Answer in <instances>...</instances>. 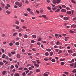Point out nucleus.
Here are the masks:
<instances>
[{"label":"nucleus","instance_id":"f257e3e1","mask_svg":"<svg viewBox=\"0 0 76 76\" xmlns=\"http://www.w3.org/2000/svg\"><path fill=\"white\" fill-rule=\"evenodd\" d=\"M20 75L18 73H15L14 74V76H19Z\"/></svg>","mask_w":76,"mask_h":76},{"label":"nucleus","instance_id":"f03ea898","mask_svg":"<svg viewBox=\"0 0 76 76\" xmlns=\"http://www.w3.org/2000/svg\"><path fill=\"white\" fill-rule=\"evenodd\" d=\"M72 27L74 28H76V25L75 24L72 25L71 26V28H72Z\"/></svg>","mask_w":76,"mask_h":76},{"label":"nucleus","instance_id":"7ed1b4c3","mask_svg":"<svg viewBox=\"0 0 76 76\" xmlns=\"http://www.w3.org/2000/svg\"><path fill=\"white\" fill-rule=\"evenodd\" d=\"M69 18H67L66 17H64V19L65 20H68Z\"/></svg>","mask_w":76,"mask_h":76},{"label":"nucleus","instance_id":"20e7f679","mask_svg":"<svg viewBox=\"0 0 76 76\" xmlns=\"http://www.w3.org/2000/svg\"><path fill=\"white\" fill-rule=\"evenodd\" d=\"M16 57L18 58H20V55L19 54H17L16 55Z\"/></svg>","mask_w":76,"mask_h":76},{"label":"nucleus","instance_id":"39448f33","mask_svg":"<svg viewBox=\"0 0 76 76\" xmlns=\"http://www.w3.org/2000/svg\"><path fill=\"white\" fill-rule=\"evenodd\" d=\"M33 73V72L32 71H30L29 73L28 74V76H29L30 75H32Z\"/></svg>","mask_w":76,"mask_h":76},{"label":"nucleus","instance_id":"423d86ee","mask_svg":"<svg viewBox=\"0 0 76 76\" xmlns=\"http://www.w3.org/2000/svg\"><path fill=\"white\" fill-rule=\"evenodd\" d=\"M68 52L69 53H73V51H72V50H68Z\"/></svg>","mask_w":76,"mask_h":76},{"label":"nucleus","instance_id":"0eeeda50","mask_svg":"<svg viewBox=\"0 0 76 76\" xmlns=\"http://www.w3.org/2000/svg\"><path fill=\"white\" fill-rule=\"evenodd\" d=\"M69 37H65V41H67L68 40V39H69Z\"/></svg>","mask_w":76,"mask_h":76},{"label":"nucleus","instance_id":"6e6552de","mask_svg":"<svg viewBox=\"0 0 76 76\" xmlns=\"http://www.w3.org/2000/svg\"><path fill=\"white\" fill-rule=\"evenodd\" d=\"M22 5V3H19L18 6L19 7H21Z\"/></svg>","mask_w":76,"mask_h":76},{"label":"nucleus","instance_id":"1a4fd4ad","mask_svg":"<svg viewBox=\"0 0 76 76\" xmlns=\"http://www.w3.org/2000/svg\"><path fill=\"white\" fill-rule=\"evenodd\" d=\"M61 11L62 12H66V10L65 9H62Z\"/></svg>","mask_w":76,"mask_h":76},{"label":"nucleus","instance_id":"9d476101","mask_svg":"<svg viewBox=\"0 0 76 76\" xmlns=\"http://www.w3.org/2000/svg\"><path fill=\"white\" fill-rule=\"evenodd\" d=\"M49 55V53H48V52H47L45 53V56H48Z\"/></svg>","mask_w":76,"mask_h":76},{"label":"nucleus","instance_id":"9b49d317","mask_svg":"<svg viewBox=\"0 0 76 76\" xmlns=\"http://www.w3.org/2000/svg\"><path fill=\"white\" fill-rule=\"evenodd\" d=\"M6 71H4L2 72V74L3 75H5V74H6Z\"/></svg>","mask_w":76,"mask_h":76},{"label":"nucleus","instance_id":"f8f14e48","mask_svg":"<svg viewBox=\"0 0 76 76\" xmlns=\"http://www.w3.org/2000/svg\"><path fill=\"white\" fill-rule=\"evenodd\" d=\"M23 37L25 38H27L28 37V35L27 34H24L23 36Z\"/></svg>","mask_w":76,"mask_h":76},{"label":"nucleus","instance_id":"ddd939ff","mask_svg":"<svg viewBox=\"0 0 76 76\" xmlns=\"http://www.w3.org/2000/svg\"><path fill=\"white\" fill-rule=\"evenodd\" d=\"M52 2L54 4H56V0H53Z\"/></svg>","mask_w":76,"mask_h":76},{"label":"nucleus","instance_id":"4468645a","mask_svg":"<svg viewBox=\"0 0 76 76\" xmlns=\"http://www.w3.org/2000/svg\"><path fill=\"white\" fill-rule=\"evenodd\" d=\"M46 50L47 51H48L49 52H50L51 51V50L50 48H48V49H46Z\"/></svg>","mask_w":76,"mask_h":76},{"label":"nucleus","instance_id":"2eb2a0df","mask_svg":"<svg viewBox=\"0 0 76 76\" xmlns=\"http://www.w3.org/2000/svg\"><path fill=\"white\" fill-rule=\"evenodd\" d=\"M14 67H15V66H13V65H12L10 67V69H14Z\"/></svg>","mask_w":76,"mask_h":76},{"label":"nucleus","instance_id":"dca6fc26","mask_svg":"<svg viewBox=\"0 0 76 76\" xmlns=\"http://www.w3.org/2000/svg\"><path fill=\"white\" fill-rule=\"evenodd\" d=\"M36 72H37V73H38V72H40V69H37L36 70Z\"/></svg>","mask_w":76,"mask_h":76},{"label":"nucleus","instance_id":"f3484780","mask_svg":"<svg viewBox=\"0 0 76 76\" xmlns=\"http://www.w3.org/2000/svg\"><path fill=\"white\" fill-rule=\"evenodd\" d=\"M60 1H61V0H57L56 2L58 4H59L60 3Z\"/></svg>","mask_w":76,"mask_h":76},{"label":"nucleus","instance_id":"a211bd4d","mask_svg":"<svg viewBox=\"0 0 76 76\" xmlns=\"http://www.w3.org/2000/svg\"><path fill=\"white\" fill-rule=\"evenodd\" d=\"M19 42H16L15 43V45H17V46H18V45H19Z\"/></svg>","mask_w":76,"mask_h":76},{"label":"nucleus","instance_id":"6ab92c4d","mask_svg":"<svg viewBox=\"0 0 76 76\" xmlns=\"http://www.w3.org/2000/svg\"><path fill=\"white\" fill-rule=\"evenodd\" d=\"M19 2L18 1H16L15 3V4H16V5H17V6H18V5H19Z\"/></svg>","mask_w":76,"mask_h":76},{"label":"nucleus","instance_id":"aec40b11","mask_svg":"<svg viewBox=\"0 0 76 76\" xmlns=\"http://www.w3.org/2000/svg\"><path fill=\"white\" fill-rule=\"evenodd\" d=\"M5 57H6V55H5L4 54L2 55V58H5Z\"/></svg>","mask_w":76,"mask_h":76},{"label":"nucleus","instance_id":"412c9836","mask_svg":"<svg viewBox=\"0 0 76 76\" xmlns=\"http://www.w3.org/2000/svg\"><path fill=\"white\" fill-rule=\"evenodd\" d=\"M23 68L22 67L19 68H18V70H23Z\"/></svg>","mask_w":76,"mask_h":76},{"label":"nucleus","instance_id":"4be33fe9","mask_svg":"<svg viewBox=\"0 0 76 76\" xmlns=\"http://www.w3.org/2000/svg\"><path fill=\"white\" fill-rule=\"evenodd\" d=\"M53 52H50V56H53Z\"/></svg>","mask_w":76,"mask_h":76},{"label":"nucleus","instance_id":"5701e85b","mask_svg":"<svg viewBox=\"0 0 76 76\" xmlns=\"http://www.w3.org/2000/svg\"><path fill=\"white\" fill-rule=\"evenodd\" d=\"M15 53H16V52H15V51L11 52V53L13 55L15 54Z\"/></svg>","mask_w":76,"mask_h":76},{"label":"nucleus","instance_id":"b1692460","mask_svg":"<svg viewBox=\"0 0 76 76\" xmlns=\"http://www.w3.org/2000/svg\"><path fill=\"white\" fill-rule=\"evenodd\" d=\"M9 45L10 46H12V45H13V43L12 42H10L9 43Z\"/></svg>","mask_w":76,"mask_h":76},{"label":"nucleus","instance_id":"393cba45","mask_svg":"<svg viewBox=\"0 0 76 76\" xmlns=\"http://www.w3.org/2000/svg\"><path fill=\"white\" fill-rule=\"evenodd\" d=\"M51 61L52 62H54V63H55V62H56V60H55V59H52L51 60Z\"/></svg>","mask_w":76,"mask_h":76},{"label":"nucleus","instance_id":"a878e982","mask_svg":"<svg viewBox=\"0 0 76 76\" xmlns=\"http://www.w3.org/2000/svg\"><path fill=\"white\" fill-rule=\"evenodd\" d=\"M32 62L33 63H34V64H36V63H37V62L35 61H33Z\"/></svg>","mask_w":76,"mask_h":76},{"label":"nucleus","instance_id":"bb28decb","mask_svg":"<svg viewBox=\"0 0 76 76\" xmlns=\"http://www.w3.org/2000/svg\"><path fill=\"white\" fill-rule=\"evenodd\" d=\"M60 11V9H57L55 11V12H59Z\"/></svg>","mask_w":76,"mask_h":76},{"label":"nucleus","instance_id":"cd10ccee","mask_svg":"<svg viewBox=\"0 0 76 76\" xmlns=\"http://www.w3.org/2000/svg\"><path fill=\"white\" fill-rule=\"evenodd\" d=\"M32 37L33 38H37V36L35 35H33L32 36Z\"/></svg>","mask_w":76,"mask_h":76},{"label":"nucleus","instance_id":"c85d7f7f","mask_svg":"<svg viewBox=\"0 0 76 76\" xmlns=\"http://www.w3.org/2000/svg\"><path fill=\"white\" fill-rule=\"evenodd\" d=\"M67 13H68V14H71L72 12L70 11H67L66 12Z\"/></svg>","mask_w":76,"mask_h":76},{"label":"nucleus","instance_id":"c756f323","mask_svg":"<svg viewBox=\"0 0 76 76\" xmlns=\"http://www.w3.org/2000/svg\"><path fill=\"white\" fill-rule=\"evenodd\" d=\"M48 75L46 74V73H44V74H43V76H48Z\"/></svg>","mask_w":76,"mask_h":76},{"label":"nucleus","instance_id":"7c9ffc66","mask_svg":"<svg viewBox=\"0 0 76 76\" xmlns=\"http://www.w3.org/2000/svg\"><path fill=\"white\" fill-rule=\"evenodd\" d=\"M6 13L7 14H10V12L9 10H7L6 11Z\"/></svg>","mask_w":76,"mask_h":76},{"label":"nucleus","instance_id":"2f4dec72","mask_svg":"<svg viewBox=\"0 0 76 76\" xmlns=\"http://www.w3.org/2000/svg\"><path fill=\"white\" fill-rule=\"evenodd\" d=\"M61 6L62 7H64V8H66V6L64 5H61Z\"/></svg>","mask_w":76,"mask_h":76},{"label":"nucleus","instance_id":"473e14b6","mask_svg":"<svg viewBox=\"0 0 76 76\" xmlns=\"http://www.w3.org/2000/svg\"><path fill=\"white\" fill-rule=\"evenodd\" d=\"M36 61H37V64H39L41 63V62H39V60H36Z\"/></svg>","mask_w":76,"mask_h":76},{"label":"nucleus","instance_id":"72a5a7b5","mask_svg":"<svg viewBox=\"0 0 76 76\" xmlns=\"http://www.w3.org/2000/svg\"><path fill=\"white\" fill-rule=\"evenodd\" d=\"M61 61H64V60H65V58H64V59H60Z\"/></svg>","mask_w":76,"mask_h":76},{"label":"nucleus","instance_id":"f704fd0d","mask_svg":"<svg viewBox=\"0 0 76 76\" xmlns=\"http://www.w3.org/2000/svg\"><path fill=\"white\" fill-rule=\"evenodd\" d=\"M58 49H55V51L56 52H58Z\"/></svg>","mask_w":76,"mask_h":76},{"label":"nucleus","instance_id":"c9c22d12","mask_svg":"<svg viewBox=\"0 0 76 76\" xmlns=\"http://www.w3.org/2000/svg\"><path fill=\"white\" fill-rule=\"evenodd\" d=\"M16 35H17V33H15L13 34V35L14 36V37L16 36Z\"/></svg>","mask_w":76,"mask_h":76},{"label":"nucleus","instance_id":"e433bc0d","mask_svg":"<svg viewBox=\"0 0 76 76\" xmlns=\"http://www.w3.org/2000/svg\"><path fill=\"white\" fill-rule=\"evenodd\" d=\"M34 66H37V67H39V65L38 64H34Z\"/></svg>","mask_w":76,"mask_h":76},{"label":"nucleus","instance_id":"4c0bfd02","mask_svg":"<svg viewBox=\"0 0 76 76\" xmlns=\"http://www.w3.org/2000/svg\"><path fill=\"white\" fill-rule=\"evenodd\" d=\"M29 12H30V14L31 15H34V12H33L32 11H29Z\"/></svg>","mask_w":76,"mask_h":76},{"label":"nucleus","instance_id":"58836bf2","mask_svg":"<svg viewBox=\"0 0 76 76\" xmlns=\"http://www.w3.org/2000/svg\"><path fill=\"white\" fill-rule=\"evenodd\" d=\"M15 67H16V68H18L19 67V66L18 65V64H16L15 65Z\"/></svg>","mask_w":76,"mask_h":76},{"label":"nucleus","instance_id":"ea45409f","mask_svg":"<svg viewBox=\"0 0 76 76\" xmlns=\"http://www.w3.org/2000/svg\"><path fill=\"white\" fill-rule=\"evenodd\" d=\"M1 50L2 53H4V50L3 49L1 48Z\"/></svg>","mask_w":76,"mask_h":76},{"label":"nucleus","instance_id":"a19ab883","mask_svg":"<svg viewBox=\"0 0 76 76\" xmlns=\"http://www.w3.org/2000/svg\"><path fill=\"white\" fill-rule=\"evenodd\" d=\"M22 75L23 76H25V75H26V73H25V72H24L23 73Z\"/></svg>","mask_w":76,"mask_h":76},{"label":"nucleus","instance_id":"79ce46f5","mask_svg":"<svg viewBox=\"0 0 76 76\" xmlns=\"http://www.w3.org/2000/svg\"><path fill=\"white\" fill-rule=\"evenodd\" d=\"M28 69L29 70H32V68L30 67H29Z\"/></svg>","mask_w":76,"mask_h":76},{"label":"nucleus","instance_id":"37998d69","mask_svg":"<svg viewBox=\"0 0 76 76\" xmlns=\"http://www.w3.org/2000/svg\"><path fill=\"white\" fill-rule=\"evenodd\" d=\"M70 32H71V33H72V34H73V33H75V31L71 30H70Z\"/></svg>","mask_w":76,"mask_h":76},{"label":"nucleus","instance_id":"c03bdc74","mask_svg":"<svg viewBox=\"0 0 76 76\" xmlns=\"http://www.w3.org/2000/svg\"><path fill=\"white\" fill-rule=\"evenodd\" d=\"M31 43H34L35 42L34 40H32L31 41Z\"/></svg>","mask_w":76,"mask_h":76},{"label":"nucleus","instance_id":"a18cd8bd","mask_svg":"<svg viewBox=\"0 0 76 76\" xmlns=\"http://www.w3.org/2000/svg\"><path fill=\"white\" fill-rule=\"evenodd\" d=\"M19 36L20 37H22V34H21V33H19Z\"/></svg>","mask_w":76,"mask_h":76},{"label":"nucleus","instance_id":"49530a36","mask_svg":"<svg viewBox=\"0 0 76 76\" xmlns=\"http://www.w3.org/2000/svg\"><path fill=\"white\" fill-rule=\"evenodd\" d=\"M25 3H26L28 4V3H29V1H28V0H26L25 1Z\"/></svg>","mask_w":76,"mask_h":76},{"label":"nucleus","instance_id":"de8ad7c7","mask_svg":"<svg viewBox=\"0 0 76 76\" xmlns=\"http://www.w3.org/2000/svg\"><path fill=\"white\" fill-rule=\"evenodd\" d=\"M72 2V3H74V4H76V2H75V1L74 0H72L71 1Z\"/></svg>","mask_w":76,"mask_h":76},{"label":"nucleus","instance_id":"09e8293b","mask_svg":"<svg viewBox=\"0 0 76 76\" xmlns=\"http://www.w3.org/2000/svg\"><path fill=\"white\" fill-rule=\"evenodd\" d=\"M5 59H7V60H9V57L7 56L5 58Z\"/></svg>","mask_w":76,"mask_h":76},{"label":"nucleus","instance_id":"8fccbe9b","mask_svg":"<svg viewBox=\"0 0 76 76\" xmlns=\"http://www.w3.org/2000/svg\"><path fill=\"white\" fill-rule=\"evenodd\" d=\"M1 4L2 6H4V4L3 2L1 3Z\"/></svg>","mask_w":76,"mask_h":76},{"label":"nucleus","instance_id":"3c124183","mask_svg":"<svg viewBox=\"0 0 76 76\" xmlns=\"http://www.w3.org/2000/svg\"><path fill=\"white\" fill-rule=\"evenodd\" d=\"M72 20H76V17L74 18H73L72 19Z\"/></svg>","mask_w":76,"mask_h":76},{"label":"nucleus","instance_id":"603ef678","mask_svg":"<svg viewBox=\"0 0 76 76\" xmlns=\"http://www.w3.org/2000/svg\"><path fill=\"white\" fill-rule=\"evenodd\" d=\"M22 51L23 53H25V50L24 49H22Z\"/></svg>","mask_w":76,"mask_h":76},{"label":"nucleus","instance_id":"864d4df0","mask_svg":"<svg viewBox=\"0 0 76 76\" xmlns=\"http://www.w3.org/2000/svg\"><path fill=\"white\" fill-rule=\"evenodd\" d=\"M44 10H40V13H42V12H43Z\"/></svg>","mask_w":76,"mask_h":76},{"label":"nucleus","instance_id":"5fc2aeb1","mask_svg":"<svg viewBox=\"0 0 76 76\" xmlns=\"http://www.w3.org/2000/svg\"><path fill=\"white\" fill-rule=\"evenodd\" d=\"M69 65L71 66H73L74 65V63H72L71 64H69Z\"/></svg>","mask_w":76,"mask_h":76},{"label":"nucleus","instance_id":"6e6d98bb","mask_svg":"<svg viewBox=\"0 0 76 76\" xmlns=\"http://www.w3.org/2000/svg\"><path fill=\"white\" fill-rule=\"evenodd\" d=\"M8 56H9V57H10L12 56V54H11V53H9Z\"/></svg>","mask_w":76,"mask_h":76},{"label":"nucleus","instance_id":"4d7b16f0","mask_svg":"<svg viewBox=\"0 0 76 76\" xmlns=\"http://www.w3.org/2000/svg\"><path fill=\"white\" fill-rule=\"evenodd\" d=\"M16 29H19V28H20V27L17 26H16Z\"/></svg>","mask_w":76,"mask_h":76},{"label":"nucleus","instance_id":"13d9d810","mask_svg":"<svg viewBox=\"0 0 76 76\" xmlns=\"http://www.w3.org/2000/svg\"><path fill=\"white\" fill-rule=\"evenodd\" d=\"M62 36H63V37H66V36H67V34H62Z\"/></svg>","mask_w":76,"mask_h":76},{"label":"nucleus","instance_id":"bf43d9fd","mask_svg":"<svg viewBox=\"0 0 76 76\" xmlns=\"http://www.w3.org/2000/svg\"><path fill=\"white\" fill-rule=\"evenodd\" d=\"M15 71H16V70L14 69L13 70H12V72H13V73H15Z\"/></svg>","mask_w":76,"mask_h":76},{"label":"nucleus","instance_id":"052dcab7","mask_svg":"<svg viewBox=\"0 0 76 76\" xmlns=\"http://www.w3.org/2000/svg\"><path fill=\"white\" fill-rule=\"evenodd\" d=\"M41 43L40 42H38L37 43V44L38 45H39V46L40 45H41Z\"/></svg>","mask_w":76,"mask_h":76},{"label":"nucleus","instance_id":"680f3d73","mask_svg":"<svg viewBox=\"0 0 76 76\" xmlns=\"http://www.w3.org/2000/svg\"><path fill=\"white\" fill-rule=\"evenodd\" d=\"M76 56V54L75 53L73 54V57H75V56Z\"/></svg>","mask_w":76,"mask_h":76},{"label":"nucleus","instance_id":"e2e57ef3","mask_svg":"<svg viewBox=\"0 0 76 76\" xmlns=\"http://www.w3.org/2000/svg\"><path fill=\"white\" fill-rule=\"evenodd\" d=\"M72 72L73 73H75V72H76V69H74L73 71H72Z\"/></svg>","mask_w":76,"mask_h":76},{"label":"nucleus","instance_id":"0e129e2a","mask_svg":"<svg viewBox=\"0 0 76 76\" xmlns=\"http://www.w3.org/2000/svg\"><path fill=\"white\" fill-rule=\"evenodd\" d=\"M23 69L24 70H27L28 68H25Z\"/></svg>","mask_w":76,"mask_h":76},{"label":"nucleus","instance_id":"69168bd1","mask_svg":"<svg viewBox=\"0 0 76 76\" xmlns=\"http://www.w3.org/2000/svg\"><path fill=\"white\" fill-rule=\"evenodd\" d=\"M22 28L23 29H26V27H25V26H23L22 27Z\"/></svg>","mask_w":76,"mask_h":76},{"label":"nucleus","instance_id":"338daca9","mask_svg":"<svg viewBox=\"0 0 76 76\" xmlns=\"http://www.w3.org/2000/svg\"><path fill=\"white\" fill-rule=\"evenodd\" d=\"M42 16L43 18H46V15H42Z\"/></svg>","mask_w":76,"mask_h":76},{"label":"nucleus","instance_id":"774afa93","mask_svg":"<svg viewBox=\"0 0 76 76\" xmlns=\"http://www.w3.org/2000/svg\"><path fill=\"white\" fill-rule=\"evenodd\" d=\"M74 66L75 67H76V62H75L74 63Z\"/></svg>","mask_w":76,"mask_h":76}]
</instances>
